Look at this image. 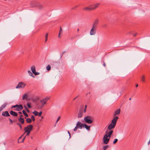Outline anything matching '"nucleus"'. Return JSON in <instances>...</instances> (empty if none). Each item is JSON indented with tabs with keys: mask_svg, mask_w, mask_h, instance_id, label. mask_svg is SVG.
<instances>
[{
	"mask_svg": "<svg viewBox=\"0 0 150 150\" xmlns=\"http://www.w3.org/2000/svg\"><path fill=\"white\" fill-rule=\"evenodd\" d=\"M83 120L86 123L88 124H91L93 122L92 117L89 116L85 117L84 118Z\"/></svg>",
	"mask_w": 150,
	"mask_h": 150,
	"instance_id": "1",
	"label": "nucleus"
},
{
	"mask_svg": "<svg viewBox=\"0 0 150 150\" xmlns=\"http://www.w3.org/2000/svg\"><path fill=\"white\" fill-rule=\"evenodd\" d=\"M83 124L81 123L80 121H78L77 123L76 126L74 129V131H76L78 128L81 129L82 127H83Z\"/></svg>",
	"mask_w": 150,
	"mask_h": 150,
	"instance_id": "2",
	"label": "nucleus"
},
{
	"mask_svg": "<svg viewBox=\"0 0 150 150\" xmlns=\"http://www.w3.org/2000/svg\"><path fill=\"white\" fill-rule=\"evenodd\" d=\"M12 108H15L14 110L17 111L21 110L23 109V106L21 104L19 105L17 104L16 105L13 106Z\"/></svg>",
	"mask_w": 150,
	"mask_h": 150,
	"instance_id": "3",
	"label": "nucleus"
},
{
	"mask_svg": "<svg viewBox=\"0 0 150 150\" xmlns=\"http://www.w3.org/2000/svg\"><path fill=\"white\" fill-rule=\"evenodd\" d=\"M25 84L22 82H20L18 83V85L16 86V89L20 88H23L25 87Z\"/></svg>",
	"mask_w": 150,
	"mask_h": 150,
	"instance_id": "4",
	"label": "nucleus"
},
{
	"mask_svg": "<svg viewBox=\"0 0 150 150\" xmlns=\"http://www.w3.org/2000/svg\"><path fill=\"white\" fill-rule=\"evenodd\" d=\"M83 107H81L79 110V112L78 115V118H81L83 114Z\"/></svg>",
	"mask_w": 150,
	"mask_h": 150,
	"instance_id": "5",
	"label": "nucleus"
},
{
	"mask_svg": "<svg viewBox=\"0 0 150 150\" xmlns=\"http://www.w3.org/2000/svg\"><path fill=\"white\" fill-rule=\"evenodd\" d=\"M108 137L106 134L104 135L103 139V142L104 144H107L109 142L110 138Z\"/></svg>",
	"mask_w": 150,
	"mask_h": 150,
	"instance_id": "6",
	"label": "nucleus"
},
{
	"mask_svg": "<svg viewBox=\"0 0 150 150\" xmlns=\"http://www.w3.org/2000/svg\"><path fill=\"white\" fill-rule=\"evenodd\" d=\"M33 126L32 125H28L27 127H25L24 128V130L25 131V132H30L33 129Z\"/></svg>",
	"mask_w": 150,
	"mask_h": 150,
	"instance_id": "7",
	"label": "nucleus"
},
{
	"mask_svg": "<svg viewBox=\"0 0 150 150\" xmlns=\"http://www.w3.org/2000/svg\"><path fill=\"white\" fill-rule=\"evenodd\" d=\"M97 28L92 26V28L90 31V34L91 35H94L96 32Z\"/></svg>",
	"mask_w": 150,
	"mask_h": 150,
	"instance_id": "8",
	"label": "nucleus"
},
{
	"mask_svg": "<svg viewBox=\"0 0 150 150\" xmlns=\"http://www.w3.org/2000/svg\"><path fill=\"white\" fill-rule=\"evenodd\" d=\"M49 99L50 98L48 97H46L40 100V102L42 105V108L46 103L47 102Z\"/></svg>",
	"mask_w": 150,
	"mask_h": 150,
	"instance_id": "9",
	"label": "nucleus"
},
{
	"mask_svg": "<svg viewBox=\"0 0 150 150\" xmlns=\"http://www.w3.org/2000/svg\"><path fill=\"white\" fill-rule=\"evenodd\" d=\"M31 70L33 73L35 75H38L40 74L39 72H36L35 70V66H33L31 67Z\"/></svg>",
	"mask_w": 150,
	"mask_h": 150,
	"instance_id": "10",
	"label": "nucleus"
},
{
	"mask_svg": "<svg viewBox=\"0 0 150 150\" xmlns=\"http://www.w3.org/2000/svg\"><path fill=\"white\" fill-rule=\"evenodd\" d=\"M115 125L112 124V123H111L110 125H108L107 128V130H112L111 129H113L115 128Z\"/></svg>",
	"mask_w": 150,
	"mask_h": 150,
	"instance_id": "11",
	"label": "nucleus"
},
{
	"mask_svg": "<svg viewBox=\"0 0 150 150\" xmlns=\"http://www.w3.org/2000/svg\"><path fill=\"white\" fill-rule=\"evenodd\" d=\"M113 117H114V118L112 120L111 123L116 125L117 120L118 119V117L117 116Z\"/></svg>",
	"mask_w": 150,
	"mask_h": 150,
	"instance_id": "12",
	"label": "nucleus"
},
{
	"mask_svg": "<svg viewBox=\"0 0 150 150\" xmlns=\"http://www.w3.org/2000/svg\"><path fill=\"white\" fill-rule=\"evenodd\" d=\"M113 132V130H110L109 131H108V130H106V134L107 135L108 137H109L110 138L111 134H112Z\"/></svg>",
	"mask_w": 150,
	"mask_h": 150,
	"instance_id": "13",
	"label": "nucleus"
},
{
	"mask_svg": "<svg viewBox=\"0 0 150 150\" xmlns=\"http://www.w3.org/2000/svg\"><path fill=\"white\" fill-rule=\"evenodd\" d=\"M120 109H119L118 110H116L115 111V112H114V113H113V117L117 116H116L117 115H118L120 114Z\"/></svg>",
	"mask_w": 150,
	"mask_h": 150,
	"instance_id": "14",
	"label": "nucleus"
},
{
	"mask_svg": "<svg viewBox=\"0 0 150 150\" xmlns=\"http://www.w3.org/2000/svg\"><path fill=\"white\" fill-rule=\"evenodd\" d=\"M99 22V20L98 19H95L94 22L92 24L93 26L97 28L98 24Z\"/></svg>",
	"mask_w": 150,
	"mask_h": 150,
	"instance_id": "15",
	"label": "nucleus"
},
{
	"mask_svg": "<svg viewBox=\"0 0 150 150\" xmlns=\"http://www.w3.org/2000/svg\"><path fill=\"white\" fill-rule=\"evenodd\" d=\"M2 115L5 117H8L10 116L8 111L3 112L2 113Z\"/></svg>",
	"mask_w": 150,
	"mask_h": 150,
	"instance_id": "16",
	"label": "nucleus"
},
{
	"mask_svg": "<svg viewBox=\"0 0 150 150\" xmlns=\"http://www.w3.org/2000/svg\"><path fill=\"white\" fill-rule=\"evenodd\" d=\"M10 113L11 115L13 116L16 117L18 116L17 113L16 112L13 111L12 110H11L10 112Z\"/></svg>",
	"mask_w": 150,
	"mask_h": 150,
	"instance_id": "17",
	"label": "nucleus"
},
{
	"mask_svg": "<svg viewBox=\"0 0 150 150\" xmlns=\"http://www.w3.org/2000/svg\"><path fill=\"white\" fill-rule=\"evenodd\" d=\"M99 3H97L94 4L92 7V10H95L97 7H98L99 5Z\"/></svg>",
	"mask_w": 150,
	"mask_h": 150,
	"instance_id": "18",
	"label": "nucleus"
},
{
	"mask_svg": "<svg viewBox=\"0 0 150 150\" xmlns=\"http://www.w3.org/2000/svg\"><path fill=\"white\" fill-rule=\"evenodd\" d=\"M19 122L22 124H23L24 123V119L21 117H20L18 118Z\"/></svg>",
	"mask_w": 150,
	"mask_h": 150,
	"instance_id": "19",
	"label": "nucleus"
},
{
	"mask_svg": "<svg viewBox=\"0 0 150 150\" xmlns=\"http://www.w3.org/2000/svg\"><path fill=\"white\" fill-rule=\"evenodd\" d=\"M37 6L40 9H42L43 8V7L42 5L39 3H37Z\"/></svg>",
	"mask_w": 150,
	"mask_h": 150,
	"instance_id": "20",
	"label": "nucleus"
},
{
	"mask_svg": "<svg viewBox=\"0 0 150 150\" xmlns=\"http://www.w3.org/2000/svg\"><path fill=\"white\" fill-rule=\"evenodd\" d=\"M85 127L87 130H89L90 129V126H88L86 124H83V127Z\"/></svg>",
	"mask_w": 150,
	"mask_h": 150,
	"instance_id": "21",
	"label": "nucleus"
},
{
	"mask_svg": "<svg viewBox=\"0 0 150 150\" xmlns=\"http://www.w3.org/2000/svg\"><path fill=\"white\" fill-rule=\"evenodd\" d=\"M7 104V103H5L2 105L0 107V110L2 111L5 108Z\"/></svg>",
	"mask_w": 150,
	"mask_h": 150,
	"instance_id": "22",
	"label": "nucleus"
},
{
	"mask_svg": "<svg viewBox=\"0 0 150 150\" xmlns=\"http://www.w3.org/2000/svg\"><path fill=\"white\" fill-rule=\"evenodd\" d=\"M28 96L27 94H24L23 96L22 99L23 100H26L27 99Z\"/></svg>",
	"mask_w": 150,
	"mask_h": 150,
	"instance_id": "23",
	"label": "nucleus"
},
{
	"mask_svg": "<svg viewBox=\"0 0 150 150\" xmlns=\"http://www.w3.org/2000/svg\"><path fill=\"white\" fill-rule=\"evenodd\" d=\"M84 10H87V11H91L92 10V7H86L84 8Z\"/></svg>",
	"mask_w": 150,
	"mask_h": 150,
	"instance_id": "24",
	"label": "nucleus"
},
{
	"mask_svg": "<svg viewBox=\"0 0 150 150\" xmlns=\"http://www.w3.org/2000/svg\"><path fill=\"white\" fill-rule=\"evenodd\" d=\"M28 72L30 76H31L34 78V76L33 75L32 73L30 70L28 71Z\"/></svg>",
	"mask_w": 150,
	"mask_h": 150,
	"instance_id": "25",
	"label": "nucleus"
},
{
	"mask_svg": "<svg viewBox=\"0 0 150 150\" xmlns=\"http://www.w3.org/2000/svg\"><path fill=\"white\" fill-rule=\"evenodd\" d=\"M145 76L144 75H143L142 76V78H141V80L143 82H144L145 81Z\"/></svg>",
	"mask_w": 150,
	"mask_h": 150,
	"instance_id": "26",
	"label": "nucleus"
},
{
	"mask_svg": "<svg viewBox=\"0 0 150 150\" xmlns=\"http://www.w3.org/2000/svg\"><path fill=\"white\" fill-rule=\"evenodd\" d=\"M48 33H47L46 34H45V42H46L47 40V39H48Z\"/></svg>",
	"mask_w": 150,
	"mask_h": 150,
	"instance_id": "27",
	"label": "nucleus"
},
{
	"mask_svg": "<svg viewBox=\"0 0 150 150\" xmlns=\"http://www.w3.org/2000/svg\"><path fill=\"white\" fill-rule=\"evenodd\" d=\"M26 121L28 123H30L31 122V120L29 118H27L26 119Z\"/></svg>",
	"mask_w": 150,
	"mask_h": 150,
	"instance_id": "28",
	"label": "nucleus"
},
{
	"mask_svg": "<svg viewBox=\"0 0 150 150\" xmlns=\"http://www.w3.org/2000/svg\"><path fill=\"white\" fill-rule=\"evenodd\" d=\"M22 112L24 114V115L26 117H28V115L27 114V113H26V112L24 110H23V111H22Z\"/></svg>",
	"mask_w": 150,
	"mask_h": 150,
	"instance_id": "29",
	"label": "nucleus"
},
{
	"mask_svg": "<svg viewBox=\"0 0 150 150\" xmlns=\"http://www.w3.org/2000/svg\"><path fill=\"white\" fill-rule=\"evenodd\" d=\"M33 113L35 116L38 115V113L37 111H34L33 112Z\"/></svg>",
	"mask_w": 150,
	"mask_h": 150,
	"instance_id": "30",
	"label": "nucleus"
},
{
	"mask_svg": "<svg viewBox=\"0 0 150 150\" xmlns=\"http://www.w3.org/2000/svg\"><path fill=\"white\" fill-rule=\"evenodd\" d=\"M46 69L48 71H49L51 69V66L50 65H48L46 67Z\"/></svg>",
	"mask_w": 150,
	"mask_h": 150,
	"instance_id": "31",
	"label": "nucleus"
},
{
	"mask_svg": "<svg viewBox=\"0 0 150 150\" xmlns=\"http://www.w3.org/2000/svg\"><path fill=\"white\" fill-rule=\"evenodd\" d=\"M87 106L86 105H85L84 109L83 108L84 113H85L86 110V108Z\"/></svg>",
	"mask_w": 150,
	"mask_h": 150,
	"instance_id": "32",
	"label": "nucleus"
},
{
	"mask_svg": "<svg viewBox=\"0 0 150 150\" xmlns=\"http://www.w3.org/2000/svg\"><path fill=\"white\" fill-rule=\"evenodd\" d=\"M108 145H106L104 146L103 148V150H106L107 148L108 147Z\"/></svg>",
	"mask_w": 150,
	"mask_h": 150,
	"instance_id": "33",
	"label": "nucleus"
},
{
	"mask_svg": "<svg viewBox=\"0 0 150 150\" xmlns=\"http://www.w3.org/2000/svg\"><path fill=\"white\" fill-rule=\"evenodd\" d=\"M118 141V139H115L113 141V144H115Z\"/></svg>",
	"mask_w": 150,
	"mask_h": 150,
	"instance_id": "34",
	"label": "nucleus"
},
{
	"mask_svg": "<svg viewBox=\"0 0 150 150\" xmlns=\"http://www.w3.org/2000/svg\"><path fill=\"white\" fill-rule=\"evenodd\" d=\"M31 119L33 121H35V117L33 115H32L31 116Z\"/></svg>",
	"mask_w": 150,
	"mask_h": 150,
	"instance_id": "35",
	"label": "nucleus"
},
{
	"mask_svg": "<svg viewBox=\"0 0 150 150\" xmlns=\"http://www.w3.org/2000/svg\"><path fill=\"white\" fill-rule=\"evenodd\" d=\"M17 124L20 127L21 129H22V126H21V125L19 123H17Z\"/></svg>",
	"mask_w": 150,
	"mask_h": 150,
	"instance_id": "36",
	"label": "nucleus"
},
{
	"mask_svg": "<svg viewBox=\"0 0 150 150\" xmlns=\"http://www.w3.org/2000/svg\"><path fill=\"white\" fill-rule=\"evenodd\" d=\"M62 32V29L61 27H60V29L59 30V33L61 34Z\"/></svg>",
	"mask_w": 150,
	"mask_h": 150,
	"instance_id": "37",
	"label": "nucleus"
},
{
	"mask_svg": "<svg viewBox=\"0 0 150 150\" xmlns=\"http://www.w3.org/2000/svg\"><path fill=\"white\" fill-rule=\"evenodd\" d=\"M27 105L28 106V107L29 108H31V106L30 104L29 103H27Z\"/></svg>",
	"mask_w": 150,
	"mask_h": 150,
	"instance_id": "38",
	"label": "nucleus"
},
{
	"mask_svg": "<svg viewBox=\"0 0 150 150\" xmlns=\"http://www.w3.org/2000/svg\"><path fill=\"white\" fill-rule=\"evenodd\" d=\"M42 111H40V112L39 113V114H38V115L39 116H41V115L42 114Z\"/></svg>",
	"mask_w": 150,
	"mask_h": 150,
	"instance_id": "39",
	"label": "nucleus"
},
{
	"mask_svg": "<svg viewBox=\"0 0 150 150\" xmlns=\"http://www.w3.org/2000/svg\"><path fill=\"white\" fill-rule=\"evenodd\" d=\"M27 132V133H26V135L25 136H29L30 135V132Z\"/></svg>",
	"mask_w": 150,
	"mask_h": 150,
	"instance_id": "40",
	"label": "nucleus"
},
{
	"mask_svg": "<svg viewBox=\"0 0 150 150\" xmlns=\"http://www.w3.org/2000/svg\"><path fill=\"white\" fill-rule=\"evenodd\" d=\"M60 116H59L58 117V119L56 121V124L57 123V122L60 119Z\"/></svg>",
	"mask_w": 150,
	"mask_h": 150,
	"instance_id": "41",
	"label": "nucleus"
},
{
	"mask_svg": "<svg viewBox=\"0 0 150 150\" xmlns=\"http://www.w3.org/2000/svg\"><path fill=\"white\" fill-rule=\"evenodd\" d=\"M26 137V136H25L24 137V138L22 140V141L21 142H23L25 138Z\"/></svg>",
	"mask_w": 150,
	"mask_h": 150,
	"instance_id": "42",
	"label": "nucleus"
},
{
	"mask_svg": "<svg viewBox=\"0 0 150 150\" xmlns=\"http://www.w3.org/2000/svg\"><path fill=\"white\" fill-rule=\"evenodd\" d=\"M79 97V95L77 96H76L75 98L73 100H75L76 98H78V97Z\"/></svg>",
	"mask_w": 150,
	"mask_h": 150,
	"instance_id": "43",
	"label": "nucleus"
},
{
	"mask_svg": "<svg viewBox=\"0 0 150 150\" xmlns=\"http://www.w3.org/2000/svg\"><path fill=\"white\" fill-rule=\"evenodd\" d=\"M25 107H26V109H25L28 112H29V110H28V109H27V108L26 107V106H25Z\"/></svg>",
	"mask_w": 150,
	"mask_h": 150,
	"instance_id": "44",
	"label": "nucleus"
},
{
	"mask_svg": "<svg viewBox=\"0 0 150 150\" xmlns=\"http://www.w3.org/2000/svg\"><path fill=\"white\" fill-rule=\"evenodd\" d=\"M9 120L10 122H11V123H13V121H12V120H11V119H9Z\"/></svg>",
	"mask_w": 150,
	"mask_h": 150,
	"instance_id": "45",
	"label": "nucleus"
},
{
	"mask_svg": "<svg viewBox=\"0 0 150 150\" xmlns=\"http://www.w3.org/2000/svg\"><path fill=\"white\" fill-rule=\"evenodd\" d=\"M23 134L19 138V139H18V140L20 139H21V138H22V137L23 136Z\"/></svg>",
	"mask_w": 150,
	"mask_h": 150,
	"instance_id": "46",
	"label": "nucleus"
},
{
	"mask_svg": "<svg viewBox=\"0 0 150 150\" xmlns=\"http://www.w3.org/2000/svg\"><path fill=\"white\" fill-rule=\"evenodd\" d=\"M68 134H69V137H70V133L69 132V131H68Z\"/></svg>",
	"mask_w": 150,
	"mask_h": 150,
	"instance_id": "47",
	"label": "nucleus"
},
{
	"mask_svg": "<svg viewBox=\"0 0 150 150\" xmlns=\"http://www.w3.org/2000/svg\"><path fill=\"white\" fill-rule=\"evenodd\" d=\"M103 65L104 66V67H105L106 66V65H105V63L104 62H103Z\"/></svg>",
	"mask_w": 150,
	"mask_h": 150,
	"instance_id": "48",
	"label": "nucleus"
},
{
	"mask_svg": "<svg viewBox=\"0 0 150 150\" xmlns=\"http://www.w3.org/2000/svg\"><path fill=\"white\" fill-rule=\"evenodd\" d=\"M60 34V33H59V35H58V37L59 38H60V34Z\"/></svg>",
	"mask_w": 150,
	"mask_h": 150,
	"instance_id": "49",
	"label": "nucleus"
},
{
	"mask_svg": "<svg viewBox=\"0 0 150 150\" xmlns=\"http://www.w3.org/2000/svg\"><path fill=\"white\" fill-rule=\"evenodd\" d=\"M150 142L149 141L148 143H147V144H148V145H149V144H150Z\"/></svg>",
	"mask_w": 150,
	"mask_h": 150,
	"instance_id": "50",
	"label": "nucleus"
},
{
	"mask_svg": "<svg viewBox=\"0 0 150 150\" xmlns=\"http://www.w3.org/2000/svg\"><path fill=\"white\" fill-rule=\"evenodd\" d=\"M106 24H105L103 25V27H104L106 26Z\"/></svg>",
	"mask_w": 150,
	"mask_h": 150,
	"instance_id": "51",
	"label": "nucleus"
},
{
	"mask_svg": "<svg viewBox=\"0 0 150 150\" xmlns=\"http://www.w3.org/2000/svg\"><path fill=\"white\" fill-rule=\"evenodd\" d=\"M137 34V33L136 34H134L133 35V36H134V37H135L136 35Z\"/></svg>",
	"mask_w": 150,
	"mask_h": 150,
	"instance_id": "52",
	"label": "nucleus"
},
{
	"mask_svg": "<svg viewBox=\"0 0 150 150\" xmlns=\"http://www.w3.org/2000/svg\"><path fill=\"white\" fill-rule=\"evenodd\" d=\"M138 86V84H136V87H137Z\"/></svg>",
	"mask_w": 150,
	"mask_h": 150,
	"instance_id": "53",
	"label": "nucleus"
},
{
	"mask_svg": "<svg viewBox=\"0 0 150 150\" xmlns=\"http://www.w3.org/2000/svg\"><path fill=\"white\" fill-rule=\"evenodd\" d=\"M23 117V115H20V117Z\"/></svg>",
	"mask_w": 150,
	"mask_h": 150,
	"instance_id": "54",
	"label": "nucleus"
},
{
	"mask_svg": "<svg viewBox=\"0 0 150 150\" xmlns=\"http://www.w3.org/2000/svg\"><path fill=\"white\" fill-rule=\"evenodd\" d=\"M79 29H77V31L78 32H79Z\"/></svg>",
	"mask_w": 150,
	"mask_h": 150,
	"instance_id": "55",
	"label": "nucleus"
},
{
	"mask_svg": "<svg viewBox=\"0 0 150 150\" xmlns=\"http://www.w3.org/2000/svg\"><path fill=\"white\" fill-rule=\"evenodd\" d=\"M19 113H20V114H22V112H19Z\"/></svg>",
	"mask_w": 150,
	"mask_h": 150,
	"instance_id": "56",
	"label": "nucleus"
},
{
	"mask_svg": "<svg viewBox=\"0 0 150 150\" xmlns=\"http://www.w3.org/2000/svg\"><path fill=\"white\" fill-rule=\"evenodd\" d=\"M65 52V51H64V52H62V54H64V53Z\"/></svg>",
	"mask_w": 150,
	"mask_h": 150,
	"instance_id": "57",
	"label": "nucleus"
},
{
	"mask_svg": "<svg viewBox=\"0 0 150 150\" xmlns=\"http://www.w3.org/2000/svg\"><path fill=\"white\" fill-rule=\"evenodd\" d=\"M18 143H20V142L19 141H18Z\"/></svg>",
	"mask_w": 150,
	"mask_h": 150,
	"instance_id": "58",
	"label": "nucleus"
},
{
	"mask_svg": "<svg viewBox=\"0 0 150 150\" xmlns=\"http://www.w3.org/2000/svg\"><path fill=\"white\" fill-rule=\"evenodd\" d=\"M31 138L32 139H33V137H31Z\"/></svg>",
	"mask_w": 150,
	"mask_h": 150,
	"instance_id": "59",
	"label": "nucleus"
},
{
	"mask_svg": "<svg viewBox=\"0 0 150 150\" xmlns=\"http://www.w3.org/2000/svg\"><path fill=\"white\" fill-rule=\"evenodd\" d=\"M131 98H130L129 99V100H131Z\"/></svg>",
	"mask_w": 150,
	"mask_h": 150,
	"instance_id": "60",
	"label": "nucleus"
},
{
	"mask_svg": "<svg viewBox=\"0 0 150 150\" xmlns=\"http://www.w3.org/2000/svg\"><path fill=\"white\" fill-rule=\"evenodd\" d=\"M1 111V110H0V112Z\"/></svg>",
	"mask_w": 150,
	"mask_h": 150,
	"instance_id": "61",
	"label": "nucleus"
},
{
	"mask_svg": "<svg viewBox=\"0 0 150 150\" xmlns=\"http://www.w3.org/2000/svg\"><path fill=\"white\" fill-rule=\"evenodd\" d=\"M43 118V117H42V118Z\"/></svg>",
	"mask_w": 150,
	"mask_h": 150,
	"instance_id": "62",
	"label": "nucleus"
},
{
	"mask_svg": "<svg viewBox=\"0 0 150 150\" xmlns=\"http://www.w3.org/2000/svg\"><path fill=\"white\" fill-rule=\"evenodd\" d=\"M36 150V149H35V150Z\"/></svg>",
	"mask_w": 150,
	"mask_h": 150,
	"instance_id": "63",
	"label": "nucleus"
}]
</instances>
